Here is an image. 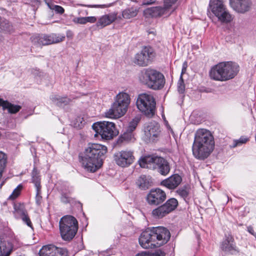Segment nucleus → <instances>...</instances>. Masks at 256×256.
<instances>
[{"instance_id":"f257e3e1","label":"nucleus","mask_w":256,"mask_h":256,"mask_svg":"<svg viewBox=\"0 0 256 256\" xmlns=\"http://www.w3.org/2000/svg\"><path fill=\"white\" fill-rule=\"evenodd\" d=\"M214 148V138L210 132L204 128L198 130L192 147L194 156L198 160H204L210 154Z\"/></svg>"},{"instance_id":"f03ea898","label":"nucleus","mask_w":256,"mask_h":256,"mask_svg":"<svg viewBox=\"0 0 256 256\" xmlns=\"http://www.w3.org/2000/svg\"><path fill=\"white\" fill-rule=\"evenodd\" d=\"M107 152V148L98 144H89L86 148L82 163L83 167L88 172H94L102 164V158Z\"/></svg>"},{"instance_id":"7ed1b4c3","label":"nucleus","mask_w":256,"mask_h":256,"mask_svg":"<svg viewBox=\"0 0 256 256\" xmlns=\"http://www.w3.org/2000/svg\"><path fill=\"white\" fill-rule=\"evenodd\" d=\"M239 71V66L232 62H219L212 68L210 78L215 80L224 82L233 78Z\"/></svg>"},{"instance_id":"20e7f679","label":"nucleus","mask_w":256,"mask_h":256,"mask_svg":"<svg viewBox=\"0 0 256 256\" xmlns=\"http://www.w3.org/2000/svg\"><path fill=\"white\" fill-rule=\"evenodd\" d=\"M140 81L154 90L162 88L165 84V78L162 74L152 68H144L139 74Z\"/></svg>"},{"instance_id":"39448f33","label":"nucleus","mask_w":256,"mask_h":256,"mask_svg":"<svg viewBox=\"0 0 256 256\" xmlns=\"http://www.w3.org/2000/svg\"><path fill=\"white\" fill-rule=\"evenodd\" d=\"M114 100L110 108L106 112V116L109 118H118L122 116L126 112L131 99L128 93L120 92L116 95Z\"/></svg>"},{"instance_id":"423d86ee","label":"nucleus","mask_w":256,"mask_h":256,"mask_svg":"<svg viewBox=\"0 0 256 256\" xmlns=\"http://www.w3.org/2000/svg\"><path fill=\"white\" fill-rule=\"evenodd\" d=\"M140 167L152 168L162 176H166L170 172V167L169 162L164 158L153 156H146L139 161Z\"/></svg>"},{"instance_id":"0eeeda50","label":"nucleus","mask_w":256,"mask_h":256,"mask_svg":"<svg viewBox=\"0 0 256 256\" xmlns=\"http://www.w3.org/2000/svg\"><path fill=\"white\" fill-rule=\"evenodd\" d=\"M59 228L62 239L70 242L74 238L78 232V222L74 217L65 216L60 218Z\"/></svg>"},{"instance_id":"6e6552de","label":"nucleus","mask_w":256,"mask_h":256,"mask_svg":"<svg viewBox=\"0 0 256 256\" xmlns=\"http://www.w3.org/2000/svg\"><path fill=\"white\" fill-rule=\"evenodd\" d=\"M136 104L138 108L147 116L154 115L156 102L152 95L146 93L139 94Z\"/></svg>"},{"instance_id":"1a4fd4ad","label":"nucleus","mask_w":256,"mask_h":256,"mask_svg":"<svg viewBox=\"0 0 256 256\" xmlns=\"http://www.w3.org/2000/svg\"><path fill=\"white\" fill-rule=\"evenodd\" d=\"M92 128L96 132L94 136L100 135L102 139L110 140L116 135L115 124L112 122H97L93 124Z\"/></svg>"},{"instance_id":"9d476101","label":"nucleus","mask_w":256,"mask_h":256,"mask_svg":"<svg viewBox=\"0 0 256 256\" xmlns=\"http://www.w3.org/2000/svg\"><path fill=\"white\" fill-rule=\"evenodd\" d=\"M178 0H164V7H152L146 9L144 14L146 17L156 18L162 16H169L175 9L172 6Z\"/></svg>"},{"instance_id":"9b49d317","label":"nucleus","mask_w":256,"mask_h":256,"mask_svg":"<svg viewBox=\"0 0 256 256\" xmlns=\"http://www.w3.org/2000/svg\"><path fill=\"white\" fill-rule=\"evenodd\" d=\"M32 43L36 46L48 45L62 42L65 39L63 34H52L50 35H35L30 38Z\"/></svg>"},{"instance_id":"f8f14e48","label":"nucleus","mask_w":256,"mask_h":256,"mask_svg":"<svg viewBox=\"0 0 256 256\" xmlns=\"http://www.w3.org/2000/svg\"><path fill=\"white\" fill-rule=\"evenodd\" d=\"M178 205V200L174 198L168 200L164 204L152 210V216L155 218H162L174 210Z\"/></svg>"},{"instance_id":"ddd939ff","label":"nucleus","mask_w":256,"mask_h":256,"mask_svg":"<svg viewBox=\"0 0 256 256\" xmlns=\"http://www.w3.org/2000/svg\"><path fill=\"white\" fill-rule=\"evenodd\" d=\"M154 56L153 49L150 46H144L140 52L136 54L134 62L140 66H146L151 63Z\"/></svg>"},{"instance_id":"4468645a","label":"nucleus","mask_w":256,"mask_h":256,"mask_svg":"<svg viewBox=\"0 0 256 256\" xmlns=\"http://www.w3.org/2000/svg\"><path fill=\"white\" fill-rule=\"evenodd\" d=\"M114 160L120 166L126 168L131 165L134 160V152L130 150H122L116 152Z\"/></svg>"},{"instance_id":"2eb2a0df","label":"nucleus","mask_w":256,"mask_h":256,"mask_svg":"<svg viewBox=\"0 0 256 256\" xmlns=\"http://www.w3.org/2000/svg\"><path fill=\"white\" fill-rule=\"evenodd\" d=\"M151 230L154 240L157 241L156 246H160L166 244L170 238V232L164 227L153 228Z\"/></svg>"},{"instance_id":"dca6fc26","label":"nucleus","mask_w":256,"mask_h":256,"mask_svg":"<svg viewBox=\"0 0 256 256\" xmlns=\"http://www.w3.org/2000/svg\"><path fill=\"white\" fill-rule=\"evenodd\" d=\"M166 199L165 192L158 188L151 190L146 197L147 202L150 205H158Z\"/></svg>"},{"instance_id":"f3484780","label":"nucleus","mask_w":256,"mask_h":256,"mask_svg":"<svg viewBox=\"0 0 256 256\" xmlns=\"http://www.w3.org/2000/svg\"><path fill=\"white\" fill-rule=\"evenodd\" d=\"M40 256H68L66 249L54 245L43 246L39 252Z\"/></svg>"},{"instance_id":"a211bd4d","label":"nucleus","mask_w":256,"mask_h":256,"mask_svg":"<svg viewBox=\"0 0 256 256\" xmlns=\"http://www.w3.org/2000/svg\"><path fill=\"white\" fill-rule=\"evenodd\" d=\"M138 241L140 244L144 248H152L156 246L151 230L143 232L139 237Z\"/></svg>"},{"instance_id":"6ab92c4d","label":"nucleus","mask_w":256,"mask_h":256,"mask_svg":"<svg viewBox=\"0 0 256 256\" xmlns=\"http://www.w3.org/2000/svg\"><path fill=\"white\" fill-rule=\"evenodd\" d=\"M231 8L236 12L244 14L250 10L252 6L251 0H230Z\"/></svg>"},{"instance_id":"aec40b11","label":"nucleus","mask_w":256,"mask_h":256,"mask_svg":"<svg viewBox=\"0 0 256 256\" xmlns=\"http://www.w3.org/2000/svg\"><path fill=\"white\" fill-rule=\"evenodd\" d=\"M160 127L156 122L148 124L144 128V134L150 142H154L157 140L160 134Z\"/></svg>"},{"instance_id":"412c9836","label":"nucleus","mask_w":256,"mask_h":256,"mask_svg":"<svg viewBox=\"0 0 256 256\" xmlns=\"http://www.w3.org/2000/svg\"><path fill=\"white\" fill-rule=\"evenodd\" d=\"M14 214L16 218H21L28 226L32 228V223L23 204H16L14 205Z\"/></svg>"},{"instance_id":"4be33fe9","label":"nucleus","mask_w":256,"mask_h":256,"mask_svg":"<svg viewBox=\"0 0 256 256\" xmlns=\"http://www.w3.org/2000/svg\"><path fill=\"white\" fill-rule=\"evenodd\" d=\"M117 18V14L110 13L100 16L98 20L96 26L99 28H102L110 24Z\"/></svg>"},{"instance_id":"5701e85b","label":"nucleus","mask_w":256,"mask_h":256,"mask_svg":"<svg viewBox=\"0 0 256 256\" xmlns=\"http://www.w3.org/2000/svg\"><path fill=\"white\" fill-rule=\"evenodd\" d=\"M182 178L178 174H174L161 182L162 185L168 189L176 188L182 182Z\"/></svg>"},{"instance_id":"b1692460","label":"nucleus","mask_w":256,"mask_h":256,"mask_svg":"<svg viewBox=\"0 0 256 256\" xmlns=\"http://www.w3.org/2000/svg\"><path fill=\"white\" fill-rule=\"evenodd\" d=\"M209 7L212 14L216 16L226 9L223 0H210Z\"/></svg>"},{"instance_id":"393cba45","label":"nucleus","mask_w":256,"mask_h":256,"mask_svg":"<svg viewBox=\"0 0 256 256\" xmlns=\"http://www.w3.org/2000/svg\"><path fill=\"white\" fill-rule=\"evenodd\" d=\"M209 7L212 14L216 16L226 9L223 0H210Z\"/></svg>"},{"instance_id":"a878e982","label":"nucleus","mask_w":256,"mask_h":256,"mask_svg":"<svg viewBox=\"0 0 256 256\" xmlns=\"http://www.w3.org/2000/svg\"><path fill=\"white\" fill-rule=\"evenodd\" d=\"M136 183L140 190H146L152 186V182L150 176L142 175L138 178Z\"/></svg>"},{"instance_id":"bb28decb","label":"nucleus","mask_w":256,"mask_h":256,"mask_svg":"<svg viewBox=\"0 0 256 256\" xmlns=\"http://www.w3.org/2000/svg\"><path fill=\"white\" fill-rule=\"evenodd\" d=\"M72 98H74L71 96L70 98L61 96L56 94L52 95L50 98L52 101L58 106H62L69 104L72 101Z\"/></svg>"},{"instance_id":"cd10ccee","label":"nucleus","mask_w":256,"mask_h":256,"mask_svg":"<svg viewBox=\"0 0 256 256\" xmlns=\"http://www.w3.org/2000/svg\"><path fill=\"white\" fill-rule=\"evenodd\" d=\"M139 12V8L137 6L127 8L122 12V18L124 19H130L136 17Z\"/></svg>"},{"instance_id":"c85d7f7f","label":"nucleus","mask_w":256,"mask_h":256,"mask_svg":"<svg viewBox=\"0 0 256 256\" xmlns=\"http://www.w3.org/2000/svg\"><path fill=\"white\" fill-rule=\"evenodd\" d=\"M0 106H2L4 110H8L11 114H16L21 109V106L13 104L6 100H4L0 98Z\"/></svg>"},{"instance_id":"c756f323","label":"nucleus","mask_w":256,"mask_h":256,"mask_svg":"<svg viewBox=\"0 0 256 256\" xmlns=\"http://www.w3.org/2000/svg\"><path fill=\"white\" fill-rule=\"evenodd\" d=\"M14 32L12 24L7 20L0 16V32L11 34Z\"/></svg>"},{"instance_id":"7c9ffc66","label":"nucleus","mask_w":256,"mask_h":256,"mask_svg":"<svg viewBox=\"0 0 256 256\" xmlns=\"http://www.w3.org/2000/svg\"><path fill=\"white\" fill-rule=\"evenodd\" d=\"M222 248L226 252H231L235 250V244L232 236L228 235L226 236L225 240L222 242Z\"/></svg>"},{"instance_id":"2f4dec72","label":"nucleus","mask_w":256,"mask_h":256,"mask_svg":"<svg viewBox=\"0 0 256 256\" xmlns=\"http://www.w3.org/2000/svg\"><path fill=\"white\" fill-rule=\"evenodd\" d=\"M12 250V246L8 242H0V256H9Z\"/></svg>"},{"instance_id":"473e14b6","label":"nucleus","mask_w":256,"mask_h":256,"mask_svg":"<svg viewBox=\"0 0 256 256\" xmlns=\"http://www.w3.org/2000/svg\"><path fill=\"white\" fill-rule=\"evenodd\" d=\"M216 17L222 23L228 24L230 22L233 20L232 16L230 13L227 8Z\"/></svg>"},{"instance_id":"72a5a7b5","label":"nucleus","mask_w":256,"mask_h":256,"mask_svg":"<svg viewBox=\"0 0 256 256\" xmlns=\"http://www.w3.org/2000/svg\"><path fill=\"white\" fill-rule=\"evenodd\" d=\"M134 140V138L133 132L128 129L120 136L118 139V141L120 142H133Z\"/></svg>"},{"instance_id":"f704fd0d","label":"nucleus","mask_w":256,"mask_h":256,"mask_svg":"<svg viewBox=\"0 0 256 256\" xmlns=\"http://www.w3.org/2000/svg\"><path fill=\"white\" fill-rule=\"evenodd\" d=\"M32 182L34 184L36 189L39 191L40 188H41L40 178L39 173L35 168H34L32 172Z\"/></svg>"},{"instance_id":"c9c22d12","label":"nucleus","mask_w":256,"mask_h":256,"mask_svg":"<svg viewBox=\"0 0 256 256\" xmlns=\"http://www.w3.org/2000/svg\"><path fill=\"white\" fill-rule=\"evenodd\" d=\"M22 188V186L19 184L12 192V194L10 196L8 199L14 200L17 198L20 194V192Z\"/></svg>"},{"instance_id":"e433bc0d","label":"nucleus","mask_w":256,"mask_h":256,"mask_svg":"<svg viewBox=\"0 0 256 256\" xmlns=\"http://www.w3.org/2000/svg\"><path fill=\"white\" fill-rule=\"evenodd\" d=\"M140 120V118L138 117H135L131 122H130L128 126L126 129L128 130H129L134 132Z\"/></svg>"},{"instance_id":"4c0bfd02","label":"nucleus","mask_w":256,"mask_h":256,"mask_svg":"<svg viewBox=\"0 0 256 256\" xmlns=\"http://www.w3.org/2000/svg\"><path fill=\"white\" fill-rule=\"evenodd\" d=\"M7 162V157L6 154L0 151V168L5 169Z\"/></svg>"},{"instance_id":"58836bf2","label":"nucleus","mask_w":256,"mask_h":256,"mask_svg":"<svg viewBox=\"0 0 256 256\" xmlns=\"http://www.w3.org/2000/svg\"><path fill=\"white\" fill-rule=\"evenodd\" d=\"M248 140V138L245 136H241L238 140H234L233 147L235 148L246 143Z\"/></svg>"},{"instance_id":"ea45409f","label":"nucleus","mask_w":256,"mask_h":256,"mask_svg":"<svg viewBox=\"0 0 256 256\" xmlns=\"http://www.w3.org/2000/svg\"><path fill=\"white\" fill-rule=\"evenodd\" d=\"M177 194L182 198H186L188 195L189 192L186 187L178 188L176 190Z\"/></svg>"},{"instance_id":"a19ab883","label":"nucleus","mask_w":256,"mask_h":256,"mask_svg":"<svg viewBox=\"0 0 256 256\" xmlns=\"http://www.w3.org/2000/svg\"><path fill=\"white\" fill-rule=\"evenodd\" d=\"M184 88H185V86H184V82L182 78V76H181L180 77V79L178 82V91L180 93L182 94L184 91Z\"/></svg>"},{"instance_id":"79ce46f5","label":"nucleus","mask_w":256,"mask_h":256,"mask_svg":"<svg viewBox=\"0 0 256 256\" xmlns=\"http://www.w3.org/2000/svg\"><path fill=\"white\" fill-rule=\"evenodd\" d=\"M73 22L75 24H86V17H76L73 20Z\"/></svg>"},{"instance_id":"37998d69","label":"nucleus","mask_w":256,"mask_h":256,"mask_svg":"<svg viewBox=\"0 0 256 256\" xmlns=\"http://www.w3.org/2000/svg\"><path fill=\"white\" fill-rule=\"evenodd\" d=\"M61 202L66 204L70 202V198L66 193H62L60 197Z\"/></svg>"},{"instance_id":"c03bdc74","label":"nucleus","mask_w":256,"mask_h":256,"mask_svg":"<svg viewBox=\"0 0 256 256\" xmlns=\"http://www.w3.org/2000/svg\"><path fill=\"white\" fill-rule=\"evenodd\" d=\"M52 9L58 14H62L64 12V8L58 5L54 6Z\"/></svg>"},{"instance_id":"a18cd8bd","label":"nucleus","mask_w":256,"mask_h":256,"mask_svg":"<svg viewBox=\"0 0 256 256\" xmlns=\"http://www.w3.org/2000/svg\"><path fill=\"white\" fill-rule=\"evenodd\" d=\"M36 190V202L38 204H40V202L42 198V196H40L41 194V188H40V190L38 191V189Z\"/></svg>"},{"instance_id":"49530a36","label":"nucleus","mask_w":256,"mask_h":256,"mask_svg":"<svg viewBox=\"0 0 256 256\" xmlns=\"http://www.w3.org/2000/svg\"><path fill=\"white\" fill-rule=\"evenodd\" d=\"M150 256H164V253L160 250H157L154 252L150 253Z\"/></svg>"},{"instance_id":"de8ad7c7","label":"nucleus","mask_w":256,"mask_h":256,"mask_svg":"<svg viewBox=\"0 0 256 256\" xmlns=\"http://www.w3.org/2000/svg\"><path fill=\"white\" fill-rule=\"evenodd\" d=\"M86 23L87 22H90V23H94L96 21V18L95 16H86Z\"/></svg>"},{"instance_id":"09e8293b","label":"nucleus","mask_w":256,"mask_h":256,"mask_svg":"<svg viewBox=\"0 0 256 256\" xmlns=\"http://www.w3.org/2000/svg\"><path fill=\"white\" fill-rule=\"evenodd\" d=\"M154 1L153 0H144L142 2V5H148L153 4Z\"/></svg>"},{"instance_id":"8fccbe9b","label":"nucleus","mask_w":256,"mask_h":256,"mask_svg":"<svg viewBox=\"0 0 256 256\" xmlns=\"http://www.w3.org/2000/svg\"><path fill=\"white\" fill-rule=\"evenodd\" d=\"M187 66H188L187 62H184L182 64V74H181L182 76V74L186 72Z\"/></svg>"},{"instance_id":"3c124183","label":"nucleus","mask_w":256,"mask_h":256,"mask_svg":"<svg viewBox=\"0 0 256 256\" xmlns=\"http://www.w3.org/2000/svg\"><path fill=\"white\" fill-rule=\"evenodd\" d=\"M248 231L254 236H256V234L254 232V229L252 226H249L248 227Z\"/></svg>"},{"instance_id":"603ef678","label":"nucleus","mask_w":256,"mask_h":256,"mask_svg":"<svg viewBox=\"0 0 256 256\" xmlns=\"http://www.w3.org/2000/svg\"><path fill=\"white\" fill-rule=\"evenodd\" d=\"M136 256H150V253H148L146 252H142L141 253H139L136 255Z\"/></svg>"},{"instance_id":"864d4df0","label":"nucleus","mask_w":256,"mask_h":256,"mask_svg":"<svg viewBox=\"0 0 256 256\" xmlns=\"http://www.w3.org/2000/svg\"><path fill=\"white\" fill-rule=\"evenodd\" d=\"M4 169L0 168V180L2 179V174H3L4 172Z\"/></svg>"},{"instance_id":"5fc2aeb1","label":"nucleus","mask_w":256,"mask_h":256,"mask_svg":"<svg viewBox=\"0 0 256 256\" xmlns=\"http://www.w3.org/2000/svg\"><path fill=\"white\" fill-rule=\"evenodd\" d=\"M66 36L68 38H72V34L70 32H68L66 34Z\"/></svg>"},{"instance_id":"6e6d98bb","label":"nucleus","mask_w":256,"mask_h":256,"mask_svg":"<svg viewBox=\"0 0 256 256\" xmlns=\"http://www.w3.org/2000/svg\"><path fill=\"white\" fill-rule=\"evenodd\" d=\"M90 7H91V8H100V6H99V5H94V6H90Z\"/></svg>"},{"instance_id":"4d7b16f0","label":"nucleus","mask_w":256,"mask_h":256,"mask_svg":"<svg viewBox=\"0 0 256 256\" xmlns=\"http://www.w3.org/2000/svg\"><path fill=\"white\" fill-rule=\"evenodd\" d=\"M4 181H2V183L0 184V188H2V186H3V184H4Z\"/></svg>"},{"instance_id":"13d9d810","label":"nucleus","mask_w":256,"mask_h":256,"mask_svg":"<svg viewBox=\"0 0 256 256\" xmlns=\"http://www.w3.org/2000/svg\"><path fill=\"white\" fill-rule=\"evenodd\" d=\"M12 2H16V0H10Z\"/></svg>"}]
</instances>
